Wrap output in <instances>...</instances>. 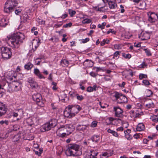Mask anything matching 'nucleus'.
<instances>
[{
    "label": "nucleus",
    "instance_id": "1",
    "mask_svg": "<svg viewBox=\"0 0 158 158\" xmlns=\"http://www.w3.org/2000/svg\"><path fill=\"white\" fill-rule=\"evenodd\" d=\"M25 39L24 35L21 32H18L15 34L11 36H7L6 40L10 42L11 47L15 48H19L20 45L23 43Z\"/></svg>",
    "mask_w": 158,
    "mask_h": 158
},
{
    "label": "nucleus",
    "instance_id": "2",
    "mask_svg": "<svg viewBox=\"0 0 158 158\" xmlns=\"http://www.w3.org/2000/svg\"><path fill=\"white\" fill-rule=\"evenodd\" d=\"M79 146L75 144H70L67 146L65 149V153L67 156H77L78 153Z\"/></svg>",
    "mask_w": 158,
    "mask_h": 158
},
{
    "label": "nucleus",
    "instance_id": "3",
    "mask_svg": "<svg viewBox=\"0 0 158 158\" xmlns=\"http://www.w3.org/2000/svg\"><path fill=\"white\" fill-rule=\"evenodd\" d=\"M17 4L16 0H7L4 7V12L8 14L14 11Z\"/></svg>",
    "mask_w": 158,
    "mask_h": 158
},
{
    "label": "nucleus",
    "instance_id": "4",
    "mask_svg": "<svg viewBox=\"0 0 158 158\" xmlns=\"http://www.w3.org/2000/svg\"><path fill=\"white\" fill-rule=\"evenodd\" d=\"M56 121L55 119H52L47 123L44 124L41 127L40 131L41 132H44L46 131L50 130L51 128L54 127L56 125Z\"/></svg>",
    "mask_w": 158,
    "mask_h": 158
},
{
    "label": "nucleus",
    "instance_id": "5",
    "mask_svg": "<svg viewBox=\"0 0 158 158\" xmlns=\"http://www.w3.org/2000/svg\"><path fill=\"white\" fill-rule=\"evenodd\" d=\"M113 97L115 98V100L118 103H126L127 102V99L126 97L122 94L117 92H114Z\"/></svg>",
    "mask_w": 158,
    "mask_h": 158
},
{
    "label": "nucleus",
    "instance_id": "6",
    "mask_svg": "<svg viewBox=\"0 0 158 158\" xmlns=\"http://www.w3.org/2000/svg\"><path fill=\"white\" fill-rule=\"evenodd\" d=\"M32 98L36 102L38 106L41 107L44 106V104L42 100V97L40 94L37 92L35 93L32 95Z\"/></svg>",
    "mask_w": 158,
    "mask_h": 158
},
{
    "label": "nucleus",
    "instance_id": "7",
    "mask_svg": "<svg viewBox=\"0 0 158 158\" xmlns=\"http://www.w3.org/2000/svg\"><path fill=\"white\" fill-rule=\"evenodd\" d=\"M1 49L3 58L7 59L11 57V52L10 49L6 47H2Z\"/></svg>",
    "mask_w": 158,
    "mask_h": 158
},
{
    "label": "nucleus",
    "instance_id": "8",
    "mask_svg": "<svg viewBox=\"0 0 158 158\" xmlns=\"http://www.w3.org/2000/svg\"><path fill=\"white\" fill-rule=\"evenodd\" d=\"M98 152L96 150L91 149L89 152H87L85 154L84 158H97Z\"/></svg>",
    "mask_w": 158,
    "mask_h": 158
},
{
    "label": "nucleus",
    "instance_id": "9",
    "mask_svg": "<svg viewBox=\"0 0 158 158\" xmlns=\"http://www.w3.org/2000/svg\"><path fill=\"white\" fill-rule=\"evenodd\" d=\"M64 133H66L64 134L65 137L74 131L75 128L72 125H64Z\"/></svg>",
    "mask_w": 158,
    "mask_h": 158
},
{
    "label": "nucleus",
    "instance_id": "10",
    "mask_svg": "<svg viewBox=\"0 0 158 158\" xmlns=\"http://www.w3.org/2000/svg\"><path fill=\"white\" fill-rule=\"evenodd\" d=\"M69 108L74 115L77 114L81 109V108L79 106L77 105H69L68 106Z\"/></svg>",
    "mask_w": 158,
    "mask_h": 158
},
{
    "label": "nucleus",
    "instance_id": "11",
    "mask_svg": "<svg viewBox=\"0 0 158 158\" xmlns=\"http://www.w3.org/2000/svg\"><path fill=\"white\" fill-rule=\"evenodd\" d=\"M148 20L151 23L155 22L158 19L157 15L155 13L148 12Z\"/></svg>",
    "mask_w": 158,
    "mask_h": 158
},
{
    "label": "nucleus",
    "instance_id": "12",
    "mask_svg": "<svg viewBox=\"0 0 158 158\" xmlns=\"http://www.w3.org/2000/svg\"><path fill=\"white\" fill-rule=\"evenodd\" d=\"M7 110V109L5 104L0 102V117L4 115Z\"/></svg>",
    "mask_w": 158,
    "mask_h": 158
},
{
    "label": "nucleus",
    "instance_id": "13",
    "mask_svg": "<svg viewBox=\"0 0 158 158\" xmlns=\"http://www.w3.org/2000/svg\"><path fill=\"white\" fill-rule=\"evenodd\" d=\"M7 110V109L5 104L0 102V117L4 115Z\"/></svg>",
    "mask_w": 158,
    "mask_h": 158
},
{
    "label": "nucleus",
    "instance_id": "14",
    "mask_svg": "<svg viewBox=\"0 0 158 158\" xmlns=\"http://www.w3.org/2000/svg\"><path fill=\"white\" fill-rule=\"evenodd\" d=\"M64 125L61 126L56 131V134L58 136L62 137H64V134L66 133H64Z\"/></svg>",
    "mask_w": 158,
    "mask_h": 158
},
{
    "label": "nucleus",
    "instance_id": "15",
    "mask_svg": "<svg viewBox=\"0 0 158 158\" xmlns=\"http://www.w3.org/2000/svg\"><path fill=\"white\" fill-rule=\"evenodd\" d=\"M114 111H115V115L116 117H119L122 115L123 111V110L119 107H114Z\"/></svg>",
    "mask_w": 158,
    "mask_h": 158
},
{
    "label": "nucleus",
    "instance_id": "16",
    "mask_svg": "<svg viewBox=\"0 0 158 158\" xmlns=\"http://www.w3.org/2000/svg\"><path fill=\"white\" fill-rule=\"evenodd\" d=\"M70 109L68 108V106L65 109V110L64 111V115L65 117L67 118H70L73 116H74V115L72 114V112L70 110Z\"/></svg>",
    "mask_w": 158,
    "mask_h": 158
},
{
    "label": "nucleus",
    "instance_id": "17",
    "mask_svg": "<svg viewBox=\"0 0 158 158\" xmlns=\"http://www.w3.org/2000/svg\"><path fill=\"white\" fill-rule=\"evenodd\" d=\"M28 81L32 89H35L38 87V84L33 79L31 78H28Z\"/></svg>",
    "mask_w": 158,
    "mask_h": 158
},
{
    "label": "nucleus",
    "instance_id": "18",
    "mask_svg": "<svg viewBox=\"0 0 158 158\" xmlns=\"http://www.w3.org/2000/svg\"><path fill=\"white\" fill-rule=\"evenodd\" d=\"M89 126V125L88 124H79L77 126L76 130L79 131H84L86 129L87 127H88Z\"/></svg>",
    "mask_w": 158,
    "mask_h": 158
},
{
    "label": "nucleus",
    "instance_id": "19",
    "mask_svg": "<svg viewBox=\"0 0 158 158\" xmlns=\"http://www.w3.org/2000/svg\"><path fill=\"white\" fill-rule=\"evenodd\" d=\"M9 23L8 19L6 18H2L0 21V26L5 27Z\"/></svg>",
    "mask_w": 158,
    "mask_h": 158
},
{
    "label": "nucleus",
    "instance_id": "20",
    "mask_svg": "<svg viewBox=\"0 0 158 158\" xmlns=\"http://www.w3.org/2000/svg\"><path fill=\"white\" fill-rule=\"evenodd\" d=\"M34 73L40 79H44L45 78V77L42 74L40 70L38 69H34Z\"/></svg>",
    "mask_w": 158,
    "mask_h": 158
},
{
    "label": "nucleus",
    "instance_id": "21",
    "mask_svg": "<svg viewBox=\"0 0 158 158\" xmlns=\"http://www.w3.org/2000/svg\"><path fill=\"white\" fill-rule=\"evenodd\" d=\"M145 106L148 108H150L153 106V103L151 99L147 100L145 102Z\"/></svg>",
    "mask_w": 158,
    "mask_h": 158
},
{
    "label": "nucleus",
    "instance_id": "22",
    "mask_svg": "<svg viewBox=\"0 0 158 158\" xmlns=\"http://www.w3.org/2000/svg\"><path fill=\"white\" fill-rule=\"evenodd\" d=\"M144 124L142 123H139L136 128V130L138 131H141L144 129Z\"/></svg>",
    "mask_w": 158,
    "mask_h": 158
},
{
    "label": "nucleus",
    "instance_id": "23",
    "mask_svg": "<svg viewBox=\"0 0 158 158\" xmlns=\"http://www.w3.org/2000/svg\"><path fill=\"white\" fill-rule=\"evenodd\" d=\"M33 64L30 62H28L24 65V68L27 70L31 69L33 67Z\"/></svg>",
    "mask_w": 158,
    "mask_h": 158
},
{
    "label": "nucleus",
    "instance_id": "24",
    "mask_svg": "<svg viewBox=\"0 0 158 158\" xmlns=\"http://www.w3.org/2000/svg\"><path fill=\"white\" fill-rule=\"evenodd\" d=\"M108 4L109 8L111 9H114L117 6V4L113 1H109Z\"/></svg>",
    "mask_w": 158,
    "mask_h": 158
},
{
    "label": "nucleus",
    "instance_id": "25",
    "mask_svg": "<svg viewBox=\"0 0 158 158\" xmlns=\"http://www.w3.org/2000/svg\"><path fill=\"white\" fill-rule=\"evenodd\" d=\"M29 16L27 14H23L21 17V19L22 21H23L24 22H27L28 19V18Z\"/></svg>",
    "mask_w": 158,
    "mask_h": 158
},
{
    "label": "nucleus",
    "instance_id": "26",
    "mask_svg": "<svg viewBox=\"0 0 158 158\" xmlns=\"http://www.w3.org/2000/svg\"><path fill=\"white\" fill-rule=\"evenodd\" d=\"M91 139L93 141L97 142L99 140L100 137L98 135H94L92 137Z\"/></svg>",
    "mask_w": 158,
    "mask_h": 158
},
{
    "label": "nucleus",
    "instance_id": "27",
    "mask_svg": "<svg viewBox=\"0 0 158 158\" xmlns=\"http://www.w3.org/2000/svg\"><path fill=\"white\" fill-rule=\"evenodd\" d=\"M150 119L155 123L157 122H158V113L157 115H153L151 116Z\"/></svg>",
    "mask_w": 158,
    "mask_h": 158
},
{
    "label": "nucleus",
    "instance_id": "28",
    "mask_svg": "<svg viewBox=\"0 0 158 158\" xmlns=\"http://www.w3.org/2000/svg\"><path fill=\"white\" fill-rule=\"evenodd\" d=\"M96 86L94 85L93 87L91 86H89L87 88V91L88 92H92L94 90H96Z\"/></svg>",
    "mask_w": 158,
    "mask_h": 158
},
{
    "label": "nucleus",
    "instance_id": "29",
    "mask_svg": "<svg viewBox=\"0 0 158 158\" xmlns=\"http://www.w3.org/2000/svg\"><path fill=\"white\" fill-rule=\"evenodd\" d=\"M61 64L62 66L64 67L67 66L69 64V61L66 60H63L61 61Z\"/></svg>",
    "mask_w": 158,
    "mask_h": 158
},
{
    "label": "nucleus",
    "instance_id": "30",
    "mask_svg": "<svg viewBox=\"0 0 158 158\" xmlns=\"http://www.w3.org/2000/svg\"><path fill=\"white\" fill-rule=\"evenodd\" d=\"M150 38V36L147 33H145L143 34V37H142V38H141V40H147Z\"/></svg>",
    "mask_w": 158,
    "mask_h": 158
},
{
    "label": "nucleus",
    "instance_id": "31",
    "mask_svg": "<svg viewBox=\"0 0 158 158\" xmlns=\"http://www.w3.org/2000/svg\"><path fill=\"white\" fill-rule=\"evenodd\" d=\"M146 4L144 2H142L139 4V8L141 9H146Z\"/></svg>",
    "mask_w": 158,
    "mask_h": 158
},
{
    "label": "nucleus",
    "instance_id": "32",
    "mask_svg": "<svg viewBox=\"0 0 158 158\" xmlns=\"http://www.w3.org/2000/svg\"><path fill=\"white\" fill-rule=\"evenodd\" d=\"M110 156L108 153L106 152L100 155V158H107Z\"/></svg>",
    "mask_w": 158,
    "mask_h": 158
},
{
    "label": "nucleus",
    "instance_id": "33",
    "mask_svg": "<svg viewBox=\"0 0 158 158\" xmlns=\"http://www.w3.org/2000/svg\"><path fill=\"white\" fill-rule=\"evenodd\" d=\"M39 151L38 150H35V149L34 150V152H35V154L38 155L39 156H40L41 153H42L43 150L41 148H39L38 149Z\"/></svg>",
    "mask_w": 158,
    "mask_h": 158
},
{
    "label": "nucleus",
    "instance_id": "34",
    "mask_svg": "<svg viewBox=\"0 0 158 158\" xmlns=\"http://www.w3.org/2000/svg\"><path fill=\"white\" fill-rule=\"evenodd\" d=\"M106 25V23L105 22H103L102 23V24H99L98 25V28H100L102 29H103L104 28L105 26Z\"/></svg>",
    "mask_w": 158,
    "mask_h": 158
},
{
    "label": "nucleus",
    "instance_id": "35",
    "mask_svg": "<svg viewBox=\"0 0 158 158\" xmlns=\"http://www.w3.org/2000/svg\"><path fill=\"white\" fill-rule=\"evenodd\" d=\"M92 21L90 19H85L82 21V23L84 24L89 23L91 22Z\"/></svg>",
    "mask_w": 158,
    "mask_h": 158
},
{
    "label": "nucleus",
    "instance_id": "36",
    "mask_svg": "<svg viewBox=\"0 0 158 158\" xmlns=\"http://www.w3.org/2000/svg\"><path fill=\"white\" fill-rule=\"evenodd\" d=\"M69 12L71 17H73L76 14V11L71 9L69 10Z\"/></svg>",
    "mask_w": 158,
    "mask_h": 158
},
{
    "label": "nucleus",
    "instance_id": "37",
    "mask_svg": "<svg viewBox=\"0 0 158 158\" xmlns=\"http://www.w3.org/2000/svg\"><path fill=\"white\" fill-rule=\"evenodd\" d=\"M122 56L125 58L130 59L131 57V55L129 54H126L125 53L122 54Z\"/></svg>",
    "mask_w": 158,
    "mask_h": 158
},
{
    "label": "nucleus",
    "instance_id": "38",
    "mask_svg": "<svg viewBox=\"0 0 158 158\" xmlns=\"http://www.w3.org/2000/svg\"><path fill=\"white\" fill-rule=\"evenodd\" d=\"M52 85H53L52 89L54 90H56L57 89V88L56 87L57 83L54 82H52Z\"/></svg>",
    "mask_w": 158,
    "mask_h": 158
},
{
    "label": "nucleus",
    "instance_id": "39",
    "mask_svg": "<svg viewBox=\"0 0 158 158\" xmlns=\"http://www.w3.org/2000/svg\"><path fill=\"white\" fill-rule=\"evenodd\" d=\"M144 50L145 52L146 53V54L148 56H151L152 55V54L150 50L147 49H144Z\"/></svg>",
    "mask_w": 158,
    "mask_h": 158
},
{
    "label": "nucleus",
    "instance_id": "40",
    "mask_svg": "<svg viewBox=\"0 0 158 158\" xmlns=\"http://www.w3.org/2000/svg\"><path fill=\"white\" fill-rule=\"evenodd\" d=\"M147 78V76L146 74H140L139 75V79L140 80H141L143 78Z\"/></svg>",
    "mask_w": 158,
    "mask_h": 158
},
{
    "label": "nucleus",
    "instance_id": "41",
    "mask_svg": "<svg viewBox=\"0 0 158 158\" xmlns=\"http://www.w3.org/2000/svg\"><path fill=\"white\" fill-rule=\"evenodd\" d=\"M142 82L145 85H148L151 84V83L147 80H144Z\"/></svg>",
    "mask_w": 158,
    "mask_h": 158
},
{
    "label": "nucleus",
    "instance_id": "42",
    "mask_svg": "<svg viewBox=\"0 0 158 158\" xmlns=\"http://www.w3.org/2000/svg\"><path fill=\"white\" fill-rule=\"evenodd\" d=\"M125 137L128 140H130L132 138V136L130 134H125Z\"/></svg>",
    "mask_w": 158,
    "mask_h": 158
},
{
    "label": "nucleus",
    "instance_id": "43",
    "mask_svg": "<svg viewBox=\"0 0 158 158\" xmlns=\"http://www.w3.org/2000/svg\"><path fill=\"white\" fill-rule=\"evenodd\" d=\"M97 125V122L96 121H93L90 125L91 127H96Z\"/></svg>",
    "mask_w": 158,
    "mask_h": 158
},
{
    "label": "nucleus",
    "instance_id": "44",
    "mask_svg": "<svg viewBox=\"0 0 158 158\" xmlns=\"http://www.w3.org/2000/svg\"><path fill=\"white\" fill-rule=\"evenodd\" d=\"M77 94L72 92H70L69 94L70 96L72 98L76 97Z\"/></svg>",
    "mask_w": 158,
    "mask_h": 158
},
{
    "label": "nucleus",
    "instance_id": "45",
    "mask_svg": "<svg viewBox=\"0 0 158 158\" xmlns=\"http://www.w3.org/2000/svg\"><path fill=\"white\" fill-rule=\"evenodd\" d=\"M79 100L81 101L84 99L82 95H79L77 94L76 97Z\"/></svg>",
    "mask_w": 158,
    "mask_h": 158
},
{
    "label": "nucleus",
    "instance_id": "46",
    "mask_svg": "<svg viewBox=\"0 0 158 158\" xmlns=\"http://www.w3.org/2000/svg\"><path fill=\"white\" fill-rule=\"evenodd\" d=\"M140 115V114L139 113H137V112H135V114H131V118H136L139 116V115Z\"/></svg>",
    "mask_w": 158,
    "mask_h": 158
},
{
    "label": "nucleus",
    "instance_id": "47",
    "mask_svg": "<svg viewBox=\"0 0 158 158\" xmlns=\"http://www.w3.org/2000/svg\"><path fill=\"white\" fill-rule=\"evenodd\" d=\"M3 124H5L6 125H8L9 124V122L7 120H5V121H0V124L2 125Z\"/></svg>",
    "mask_w": 158,
    "mask_h": 158
},
{
    "label": "nucleus",
    "instance_id": "48",
    "mask_svg": "<svg viewBox=\"0 0 158 158\" xmlns=\"http://www.w3.org/2000/svg\"><path fill=\"white\" fill-rule=\"evenodd\" d=\"M22 10L21 9H16L15 10V13L17 15H19L20 14Z\"/></svg>",
    "mask_w": 158,
    "mask_h": 158
},
{
    "label": "nucleus",
    "instance_id": "49",
    "mask_svg": "<svg viewBox=\"0 0 158 158\" xmlns=\"http://www.w3.org/2000/svg\"><path fill=\"white\" fill-rule=\"evenodd\" d=\"M120 52L119 51H116L114 54V57L118 58Z\"/></svg>",
    "mask_w": 158,
    "mask_h": 158
},
{
    "label": "nucleus",
    "instance_id": "50",
    "mask_svg": "<svg viewBox=\"0 0 158 158\" xmlns=\"http://www.w3.org/2000/svg\"><path fill=\"white\" fill-rule=\"evenodd\" d=\"M72 25V23H67L66 24H65L63 26V27L64 28H67L68 27H71Z\"/></svg>",
    "mask_w": 158,
    "mask_h": 158
},
{
    "label": "nucleus",
    "instance_id": "51",
    "mask_svg": "<svg viewBox=\"0 0 158 158\" xmlns=\"http://www.w3.org/2000/svg\"><path fill=\"white\" fill-rule=\"evenodd\" d=\"M99 105H100L101 108L104 109L106 108V104H103L101 102H99Z\"/></svg>",
    "mask_w": 158,
    "mask_h": 158
},
{
    "label": "nucleus",
    "instance_id": "52",
    "mask_svg": "<svg viewBox=\"0 0 158 158\" xmlns=\"http://www.w3.org/2000/svg\"><path fill=\"white\" fill-rule=\"evenodd\" d=\"M82 40L83 43H85L88 41H89V38H86L85 39Z\"/></svg>",
    "mask_w": 158,
    "mask_h": 158
},
{
    "label": "nucleus",
    "instance_id": "53",
    "mask_svg": "<svg viewBox=\"0 0 158 158\" xmlns=\"http://www.w3.org/2000/svg\"><path fill=\"white\" fill-rule=\"evenodd\" d=\"M110 33H111L114 34L115 33V32L114 31H113V29H109V31H107V34H109Z\"/></svg>",
    "mask_w": 158,
    "mask_h": 158
},
{
    "label": "nucleus",
    "instance_id": "54",
    "mask_svg": "<svg viewBox=\"0 0 158 158\" xmlns=\"http://www.w3.org/2000/svg\"><path fill=\"white\" fill-rule=\"evenodd\" d=\"M112 135L114 136L118 137V135L117 133L114 131L112 133Z\"/></svg>",
    "mask_w": 158,
    "mask_h": 158
},
{
    "label": "nucleus",
    "instance_id": "55",
    "mask_svg": "<svg viewBox=\"0 0 158 158\" xmlns=\"http://www.w3.org/2000/svg\"><path fill=\"white\" fill-rule=\"evenodd\" d=\"M120 8L121 9V12L123 13L125 11V10L124 9V7L122 5H120Z\"/></svg>",
    "mask_w": 158,
    "mask_h": 158
},
{
    "label": "nucleus",
    "instance_id": "56",
    "mask_svg": "<svg viewBox=\"0 0 158 158\" xmlns=\"http://www.w3.org/2000/svg\"><path fill=\"white\" fill-rule=\"evenodd\" d=\"M131 132V130L129 129H127L126 131H124V133L125 134H130Z\"/></svg>",
    "mask_w": 158,
    "mask_h": 158
},
{
    "label": "nucleus",
    "instance_id": "57",
    "mask_svg": "<svg viewBox=\"0 0 158 158\" xmlns=\"http://www.w3.org/2000/svg\"><path fill=\"white\" fill-rule=\"evenodd\" d=\"M90 75L92 77H95L97 75V74L94 72H91L90 73Z\"/></svg>",
    "mask_w": 158,
    "mask_h": 158
},
{
    "label": "nucleus",
    "instance_id": "58",
    "mask_svg": "<svg viewBox=\"0 0 158 158\" xmlns=\"http://www.w3.org/2000/svg\"><path fill=\"white\" fill-rule=\"evenodd\" d=\"M120 46L118 44H115L114 46V48L116 49H119L120 48Z\"/></svg>",
    "mask_w": 158,
    "mask_h": 158
},
{
    "label": "nucleus",
    "instance_id": "59",
    "mask_svg": "<svg viewBox=\"0 0 158 158\" xmlns=\"http://www.w3.org/2000/svg\"><path fill=\"white\" fill-rule=\"evenodd\" d=\"M68 16V14H64L63 15L61 16V18L63 19H64L66 18Z\"/></svg>",
    "mask_w": 158,
    "mask_h": 158
},
{
    "label": "nucleus",
    "instance_id": "60",
    "mask_svg": "<svg viewBox=\"0 0 158 158\" xmlns=\"http://www.w3.org/2000/svg\"><path fill=\"white\" fill-rule=\"evenodd\" d=\"M52 73H50L49 74V77H48V79L51 81H52L53 80H52Z\"/></svg>",
    "mask_w": 158,
    "mask_h": 158
},
{
    "label": "nucleus",
    "instance_id": "61",
    "mask_svg": "<svg viewBox=\"0 0 158 158\" xmlns=\"http://www.w3.org/2000/svg\"><path fill=\"white\" fill-rule=\"evenodd\" d=\"M127 71L129 72V75L131 76V77L133 76V74L132 70L131 69H129L127 70Z\"/></svg>",
    "mask_w": 158,
    "mask_h": 158
},
{
    "label": "nucleus",
    "instance_id": "62",
    "mask_svg": "<svg viewBox=\"0 0 158 158\" xmlns=\"http://www.w3.org/2000/svg\"><path fill=\"white\" fill-rule=\"evenodd\" d=\"M134 46L135 47H140L141 46L140 44L139 43L138 44H136L135 43Z\"/></svg>",
    "mask_w": 158,
    "mask_h": 158
},
{
    "label": "nucleus",
    "instance_id": "63",
    "mask_svg": "<svg viewBox=\"0 0 158 158\" xmlns=\"http://www.w3.org/2000/svg\"><path fill=\"white\" fill-rule=\"evenodd\" d=\"M105 44V39H104L100 43L101 46H103Z\"/></svg>",
    "mask_w": 158,
    "mask_h": 158
},
{
    "label": "nucleus",
    "instance_id": "64",
    "mask_svg": "<svg viewBox=\"0 0 158 158\" xmlns=\"http://www.w3.org/2000/svg\"><path fill=\"white\" fill-rule=\"evenodd\" d=\"M123 129L122 127H120L118 128L117 129V130L118 131H123Z\"/></svg>",
    "mask_w": 158,
    "mask_h": 158
}]
</instances>
